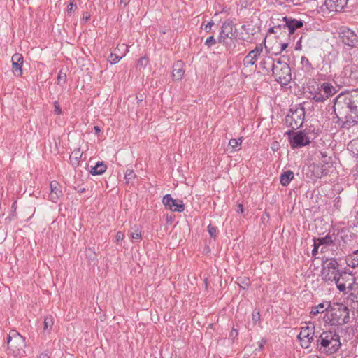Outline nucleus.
I'll list each match as a JSON object with an SVG mask.
<instances>
[{"mask_svg":"<svg viewBox=\"0 0 358 358\" xmlns=\"http://www.w3.org/2000/svg\"><path fill=\"white\" fill-rule=\"evenodd\" d=\"M357 217H358V211H357Z\"/></svg>","mask_w":358,"mask_h":358,"instance_id":"obj_63","label":"nucleus"},{"mask_svg":"<svg viewBox=\"0 0 358 358\" xmlns=\"http://www.w3.org/2000/svg\"><path fill=\"white\" fill-rule=\"evenodd\" d=\"M184 73L183 63L181 61H177L173 66L172 76L173 79L176 80H181Z\"/></svg>","mask_w":358,"mask_h":358,"instance_id":"obj_21","label":"nucleus"},{"mask_svg":"<svg viewBox=\"0 0 358 358\" xmlns=\"http://www.w3.org/2000/svg\"><path fill=\"white\" fill-rule=\"evenodd\" d=\"M66 78V74L64 73L62 74V72L60 71L59 75H58V77H57V79L59 81L60 80H64Z\"/></svg>","mask_w":358,"mask_h":358,"instance_id":"obj_50","label":"nucleus"},{"mask_svg":"<svg viewBox=\"0 0 358 358\" xmlns=\"http://www.w3.org/2000/svg\"><path fill=\"white\" fill-rule=\"evenodd\" d=\"M334 112L335 113V116L334 117V120H336V122H338L340 120V117H339L338 115L337 114L336 110V111L334 110Z\"/></svg>","mask_w":358,"mask_h":358,"instance_id":"obj_53","label":"nucleus"},{"mask_svg":"<svg viewBox=\"0 0 358 358\" xmlns=\"http://www.w3.org/2000/svg\"><path fill=\"white\" fill-rule=\"evenodd\" d=\"M86 257L88 259L90 262H94L96 259V252L92 250L90 248L86 249Z\"/></svg>","mask_w":358,"mask_h":358,"instance_id":"obj_33","label":"nucleus"},{"mask_svg":"<svg viewBox=\"0 0 358 358\" xmlns=\"http://www.w3.org/2000/svg\"><path fill=\"white\" fill-rule=\"evenodd\" d=\"M263 51L262 45L260 44L257 45L255 49L250 51L243 59V64L245 66L253 65L258 59L259 55Z\"/></svg>","mask_w":358,"mask_h":358,"instance_id":"obj_17","label":"nucleus"},{"mask_svg":"<svg viewBox=\"0 0 358 358\" xmlns=\"http://www.w3.org/2000/svg\"><path fill=\"white\" fill-rule=\"evenodd\" d=\"M266 341H267L266 338H262L261 340V341L259 343V348H258L259 350H262L264 349V344L266 343Z\"/></svg>","mask_w":358,"mask_h":358,"instance_id":"obj_47","label":"nucleus"},{"mask_svg":"<svg viewBox=\"0 0 358 358\" xmlns=\"http://www.w3.org/2000/svg\"><path fill=\"white\" fill-rule=\"evenodd\" d=\"M274 27H275V29L276 30V34H278V33L281 34L282 31H285V30L283 29L282 23H281L278 25L274 26Z\"/></svg>","mask_w":358,"mask_h":358,"instance_id":"obj_46","label":"nucleus"},{"mask_svg":"<svg viewBox=\"0 0 358 358\" xmlns=\"http://www.w3.org/2000/svg\"><path fill=\"white\" fill-rule=\"evenodd\" d=\"M320 161L322 167L313 164L309 166L312 168V171L315 173V176L317 178H322L323 176L327 175L329 172L327 168L333 166V159L331 156H329L326 152H320Z\"/></svg>","mask_w":358,"mask_h":358,"instance_id":"obj_9","label":"nucleus"},{"mask_svg":"<svg viewBox=\"0 0 358 358\" xmlns=\"http://www.w3.org/2000/svg\"><path fill=\"white\" fill-rule=\"evenodd\" d=\"M215 43H216V40L214 38L213 36H209L208 38H207V39L205 41V45L209 48L213 46Z\"/></svg>","mask_w":358,"mask_h":358,"instance_id":"obj_40","label":"nucleus"},{"mask_svg":"<svg viewBox=\"0 0 358 358\" xmlns=\"http://www.w3.org/2000/svg\"><path fill=\"white\" fill-rule=\"evenodd\" d=\"M272 74L275 80L281 85H286L292 80L291 69L289 64L280 59L272 62Z\"/></svg>","mask_w":358,"mask_h":358,"instance_id":"obj_4","label":"nucleus"},{"mask_svg":"<svg viewBox=\"0 0 358 358\" xmlns=\"http://www.w3.org/2000/svg\"><path fill=\"white\" fill-rule=\"evenodd\" d=\"M236 283L243 289H245L250 286V280L245 276H241L237 278Z\"/></svg>","mask_w":358,"mask_h":358,"instance_id":"obj_27","label":"nucleus"},{"mask_svg":"<svg viewBox=\"0 0 358 358\" xmlns=\"http://www.w3.org/2000/svg\"><path fill=\"white\" fill-rule=\"evenodd\" d=\"M162 203L164 206L174 212H183L185 205L180 200L173 199L171 194H166L162 199Z\"/></svg>","mask_w":358,"mask_h":358,"instance_id":"obj_14","label":"nucleus"},{"mask_svg":"<svg viewBox=\"0 0 358 358\" xmlns=\"http://www.w3.org/2000/svg\"><path fill=\"white\" fill-rule=\"evenodd\" d=\"M242 143V138H231L229 141V145L231 146L233 149L236 150V148L240 145Z\"/></svg>","mask_w":358,"mask_h":358,"instance_id":"obj_34","label":"nucleus"},{"mask_svg":"<svg viewBox=\"0 0 358 358\" xmlns=\"http://www.w3.org/2000/svg\"><path fill=\"white\" fill-rule=\"evenodd\" d=\"M124 235L122 231H117L116 234V241L118 242L124 239Z\"/></svg>","mask_w":358,"mask_h":358,"instance_id":"obj_45","label":"nucleus"},{"mask_svg":"<svg viewBox=\"0 0 358 358\" xmlns=\"http://www.w3.org/2000/svg\"><path fill=\"white\" fill-rule=\"evenodd\" d=\"M342 236L334 233H328L325 236L319 237L315 240V243L322 245L321 251L331 250L332 254H337L336 252L341 247V240Z\"/></svg>","mask_w":358,"mask_h":358,"instance_id":"obj_7","label":"nucleus"},{"mask_svg":"<svg viewBox=\"0 0 358 358\" xmlns=\"http://www.w3.org/2000/svg\"><path fill=\"white\" fill-rule=\"evenodd\" d=\"M238 213H243V206L242 204H239L237 207V210Z\"/></svg>","mask_w":358,"mask_h":358,"instance_id":"obj_51","label":"nucleus"},{"mask_svg":"<svg viewBox=\"0 0 358 358\" xmlns=\"http://www.w3.org/2000/svg\"><path fill=\"white\" fill-rule=\"evenodd\" d=\"M316 239L317 238H314V245H313L314 248L312 250V253L313 255H315L317 252L318 248L320 246H322V245H318L317 243H315Z\"/></svg>","mask_w":358,"mask_h":358,"instance_id":"obj_44","label":"nucleus"},{"mask_svg":"<svg viewBox=\"0 0 358 358\" xmlns=\"http://www.w3.org/2000/svg\"><path fill=\"white\" fill-rule=\"evenodd\" d=\"M343 270L336 258H327L323 262L321 276L326 282H333Z\"/></svg>","mask_w":358,"mask_h":358,"instance_id":"obj_5","label":"nucleus"},{"mask_svg":"<svg viewBox=\"0 0 358 358\" xmlns=\"http://www.w3.org/2000/svg\"><path fill=\"white\" fill-rule=\"evenodd\" d=\"M320 91L323 92V94L327 99L337 92L336 88L329 83H323L321 84Z\"/></svg>","mask_w":358,"mask_h":358,"instance_id":"obj_22","label":"nucleus"},{"mask_svg":"<svg viewBox=\"0 0 358 358\" xmlns=\"http://www.w3.org/2000/svg\"><path fill=\"white\" fill-rule=\"evenodd\" d=\"M319 350L331 355L338 350L341 343L339 335L334 331L322 332L317 340Z\"/></svg>","mask_w":358,"mask_h":358,"instance_id":"obj_3","label":"nucleus"},{"mask_svg":"<svg viewBox=\"0 0 358 358\" xmlns=\"http://www.w3.org/2000/svg\"><path fill=\"white\" fill-rule=\"evenodd\" d=\"M136 177V174L134 171L131 169H127L124 175V179L127 180V182H129L130 180L134 179Z\"/></svg>","mask_w":358,"mask_h":358,"instance_id":"obj_35","label":"nucleus"},{"mask_svg":"<svg viewBox=\"0 0 358 358\" xmlns=\"http://www.w3.org/2000/svg\"><path fill=\"white\" fill-rule=\"evenodd\" d=\"M353 280V277L343 270L333 282L339 291L345 293L347 289H352Z\"/></svg>","mask_w":358,"mask_h":358,"instance_id":"obj_12","label":"nucleus"},{"mask_svg":"<svg viewBox=\"0 0 358 358\" xmlns=\"http://www.w3.org/2000/svg\"><path fill=\"white\" fill-rule=\"evenodd\" d=\"M350 259L352 262V267L355 268L358 266V250L355 251L350 255Z\"/></svg>","mask_w":358,"mask_h":358,"instance_id":"obj_36","label":"nucleus"},{"mask_svg":"<svg viewBox=\"0 0 358 358\" xmlns=\"http://www.w3.org/2000/svg\"><path fill=\"white\" fill-rule=\"evenodd\" d=\"M54 106H55V113L57 114V115L61 114L62 110H61V108L59 107V104L57 101H55Z\"/></svg>","mask_w":358,"mask_h":358,"instance_id":"obj_42","label":"nucleus"},{"mask_svg":"<svg viewBox=\"0 0 358 358\" xmlns=\"http://www.w3.org/2000/svg\"><path fill=\"white\" fill-rule=\"evenodd\" d=\"M349 319V309L343 303L329 304V309L324 317V322L331 326L345 324Z\"/></svg>","mask_w":358,"mask_h":358,"instance_id":"obj_2","label":"nucleus"},{"mask_svg":"<svg viewBox=\"0 0 358 358\" xmlns=\"http://www.w3.org/2000/svg\"><path fill=\"white\" fill-rule=\"evenodd\" d=\"M130 236L134 242H138L141 239V231L137 228L131 232Z\"/></svg>","mask_w":358,"mask_h":358,"instance_id":"obj_32","label":"nucleus"},{"mask_svg":"<svg viewBox=\"0 0 358 358\" xmlns=\"http://www.w3.org/2000/svg\"><path fill=\"white\" fill-rule=\"evenodd\" d=\"M328 309H329V306L327 308H325L324 303H321L318 304L317 306H315L312 308L310 314H312L313 315H316L318 313H324V311H326V313H327Z\"/></svg>","mask_w":358,"mask_h":358,"instance_id":"obj_28","label":"nucleus"},{"mask_svg":"<svg viewBox=\"0 0 358 358\" xmlns=\"http://www.w3.org/2000/svg\"><path fill=\"white\" fill-rule=\"evenodd\" d=\"M260 320V314L259 311L254 310L252 315V322L253 326H255Z\"/></svg>","mask_w":358,"mask_h":358,"instance_id":"obj_38","label":"nucleus"},{"mask_svg":"<svg viewBox=\"0 0 358 358\" xmlns=\"http://www.w3.org/2000/svg\"><path fill=\"white\" fill-rule=\"evenodd\" d=\"M136 99H138V101H137L138 104H139V103H140V102H141V101H143L142 95L141 96V99H140V98H138V96H136Z\"/></svg>","mask_w":358,"mask_h":358,"instance_id":"obj_60","label":"nucleus"},{"mask_svg":"<svg viewBox=\"0 0 358 358\" xmlns=\"http://www.w3.org/2000/svg\"><path fill=\"white\" fill-rule=\"evenodd\" d=\"M214 24V22L211 20L210 21L205 27L206 31L208 32L210 29H211L212 26Z\"/></svg>","mask_w":358,"mask_h":358,"instance_id":"obj_48","label":"nucleus"},{"mask_svg":"<svg viewBox=\"0 0 358 358\" xmlns=\"http://www.w3.org/2000/svg\"><path fill=\"white\" fill-rule=\"evenodd\" d=\"M305 111L303 108L291 109L289 113L285 116V123L288 127H291L292 130H295L301 127L303 123Z\"/></svg>","mask_w":358,"mask_h":358,"instance_id":"obj_8","label":"nucleus"},{"mask_svg":"<svg viewBox=\"0 0 358 358\" xmlns=\"http://www.w3.org/2000/svg\"><path fill=\"white\" fill-rule=\"evenodd\" d=\"M53 325V318L52 316H46L43 321V329L44 331H50Z\"/></svg>","mask_w":358,"mask_h":358,"instance_id":"obj_30","label":"nucleus"},{"mask_svg":"<svg viewBox=\"0 0 358 358\" xmlns=\"http://www.w3.org/2000/svg\"><path fill=\"white\" fill-rule=\"evenodd\" d=\"M85 191V188H81V189H80L78 190V192H80V193H83V192H84Z\"/></svg>","mask_w":358,"mask_h":358,"instance_id":"obj_61","label":"nucleus"},{"mask_svg":"<svg viewBox=\"0 0 358 358\" xmlns=\"http://www.w3.org/2000/svg\"><path fill=\"white\" fill-rule=\"evenodd\" d=\"M81 154H80V151L78 150V151H74L73 152H72V154L70 155V162L71 163V164L73 166H77L78 164H79V162H80V157H81Z\"/></svg>","mask_w":358,"mask_h":358,"instance_id":"obj_29","label":"nucleus"},{"mask_svg":"<svg viewBox=\"0 0 358 358\" xmlns=\"http://www.w3.org/2000/svg\"><path fill=\"white\" fill-rule=\"evenodd\" d=\"M94 129L96 134H98L99 132H100V129H99V127L98 126H95L94 127Z\"/></svg>","mask_w":358,"mask_h":358,"instance_id":"obj_58","label":"nucleus"},{"mask_svg":"<svg viewBox=\"0 0 358 358\" xmlns=\"http://www.w3.org/2000/svg\"><path fill=\"white\" fill-rule=\"evenodd\" d=\"M129 3V1L127 0H120V3L124 4V6H127Z\"/></svg>","mask_w":358,"mask_h":358,"instance_id":"obj_57","label":"nucleus"},{"mask_svg":"<svg viewBox=\"0 0 358 358\" xmlns=\"http://www.w3.org/2000/svg\"><path fill=\"white\" fill-rule=\"evenodd\" d=\"M268 32L269 33H273V34H276V30L275 29V27H271L269 29H268Z\"/></svg>","mask_w":358,"mask_h":358,"instance_id":"obj_55","label":"nucleus"},{"mask_svg":"<svg viewBox=\"0 0 358 358\" xmlns=\"http://www.w3.org/2000/svg\"><path fill=\"white\" fill-rule=\"evenodd\" d=\"M233 331H235L236 332V335H237L238 334V331L235 329H233L232 331H231V334H233Z\"/></svg>","mask_w":358,"mask_h":358,"instance_id":"obj_62","label":"nucleus"},{"mask_svg":"<svg viewBox=\"0 0 358 358\" xmlns=\"http://www.w3.org/2000/svg\"><path fill=\"white\" fill-rule=\"evenodd\" d=\"M50 187L49 199L53 203H57L62 196L60 185L57 181H52L50 184Z\"/></svg>","mask_w":358,"mask_h":358,"instance_id":"obj_20","label":"nucleus"},{"mask_svg":"<svg viewBox=\"0 0 358 358\" xmlns=\"http://www.w3.org/2000/svg\"><path fill=\"white\" fill-rule=\"evenodd\" d=\"M313 96V99L315 102L322 103L325 100H327L326 97L324 96L323 92L320 91V86L317 87V90H315L313 92H311Z\"/></svg>","mask_w":358,"mask_h":358,"instance_id":"obj_26","label":"nucleus"},{"mask_svg":"<svg viewBox=\"0 0 358 358\" xmlns=\"http://www.w3.org/2000/svg\"><path fill=\"white\" fill-rule=\"evenodd\" d=\"M348 108L349 114L345 117L341 128L349 129L358 124V90L352 92H341L334 100L333 110Z\"/></svg>","mask_w":358,"mask_h":358,"instance_id":"obj_1","label":"nucleus"},{"mask_svg":"<svg viewBox=\"0 0 358 358\" xmlns=\"http://www.w3.org/2000/svg\"><path fill=\"white\" fill-rule=\"evenodd\" d=\"M293 179L294 173L290 170L282 173L280 176V183L284 187L287 186Z\"/></svg>","mask_w":358,"mask_h":358,"instance_id":"obj_23","label":"nucleus"},{"mask_svg":"<svg viewBox=\"0 0 358 358\" xmlns=\"http://www.w3.org/2000/svg\"><path fill=\"white\" fill-rule=\"evenodd\" d=\"M283 29L289 31V34H293L297 29L303 26V21L296 20L292 17H284L282 20Z\"/></svg>","mask_w":358,"mask_h":358,"instance_id":"obj_15","label":"nucleus"},{"mask_svg":"<svg viewBox=\"0 0 358 358\" xmlns=\"http://www.w3.org/2000/svg\"><path fill=\"white\" fill-rule=\"evenodd\" d=\"M234 24L231 20H227L223 22L219 36V43H227L226 39L229 38L231 41L234 36L233 34Z\"/></svg>","mask_w":358,"mask_h":358,"instance_id":"obj_16","label":"nucleus"},{"mask_svg":"<svg viewBox=\"0 0 358 358\" xmlns=\"http://www.w3.org/2000/svg\"><path fill=\"white\" fill-rule=\"evenodd\" d=\"M38 358H48V355L47 353H42Z\"/></svg>","mask_w":358,"mask_h":358,"instance_id":"obj_56","label":"nucleus"},{"mask_svg":"<svg viewBox=\"0 0 358 358\" xmlns=\"http://www.w3.org/2000/svg\"><path fill=\"white\" fill-rule=\"evenodd\" d=\"M348 1V0H325L324 5L330 11L338 12L347 6Z\"/></svg>","mask_w":358,"mask_h":358,"instance_id":"obj_18","label":"nucleus"},{"mask_svg":"<svg viewBox=\"0 0 358 358\" xmlns=\"http://www.w3.org/2000/svg\"><path fill=\"white\" fill-rule=\"evenodd\" d=\"M208 231L211 237L215 238L217 234V228L216 227L209 224L208 226Z\"/></svg>","mask_w":358,"mask_h":358,"instance_id":"obj_37","label":"nucleus"},{"mask_svg":"<svg viewBox=\"0 0 358 358\" xmlns=\"http://www.w3.org/2000/svg\"><path fill=\"white\" fill-rule=\"evenodd\" d=\"M339 37L344 45L358 48V36L352 29L347 27L342 28L339 32Z\"/></svg>","mask_w":358,"mask_h":358,"instance_id":"obj_11","label":"nucleus"},{"mask_svg":"<svg viewBox=\"0 0 358 358\" xmlns=\"http://www.w3.org/2000/svg\"><path fill=\"white\" fill-rule=\"evenodd\" d=\"M90 15H85H85L83 16V19H84L86 22H87V21H88V20H90Z\"/></svg>","mask_w":358,"mask_h":358,"instance_id":"obj_59","label":"nucleus"},{"mask_svg":"<svg viewBox=\"0 0 358 358\" xmlns=\"http://www.w3.org/2000/svg\"><path fill=\"white\" fill-rule=\"evenodd\" d=\"M315 327L306 326L301 327V331L298 335V338L300 341L301 346L303 348L307 349L310 346L313 341Z\"/></svg>","mask_w":358,"mask_h":358,"instance_id":"obj_13","label":"nucleus"},{"mask_svg":"<svg viewBox=\"0 0 358 358\" xmlns=\"http://www.w3.org/2000/svg\"><path fill=\"white\" fill-rule=\"evenodd\" d=\"M13 72L15 76L22 75V66L24 62L23 56L20 53H15L13 55L12 59Z\"/></svg>","mask_w":358,"mask_h":358,"instance_id":"obj_19","label":"nucleus"},{"mask_svg":"<svg viewBox=\"0 0 358 358\" xmlns=\"http://www.w3.org/2000/svg\"><path fill=\"white\" fill-rule=\"evenodd\" d=\"M275 59H273L272 58L268 57L267 60H262L259 64L261 67L266 70V71L268 73L269 72V68L270 66L272 68V62L275 61Z\"/></svg>","mask_w":358,"mask_h":358,"instance_id":"obj_31","label":"nucleus"},{"mask_svg":"<svg viewBox=\"0 0 358 358\" xmlns=\"http://www.w3.org/2000/svg\"><path fill=\"white\" fill-rule=\"evenodd\" d=\"M76 7V4L74 3V0H71L69 4L67 6V13L69 14H71V13L73 10V8Z\"/></svg>","mask_w":358,"mask_h":358,"instance_id":"obj_41","label":"nucleus"},{"mask_svg":"<svg viewBox=\"0 0 358 358\" xmlns=\"http://www.w3.org/2000/svg\"><path fill=\"white\" fill-rule=\"evenodd\" d=\"M106 169L107 166L103 162H98L94 166H92L90 173L94 176L101 175L106 171Z\"/></svg>","mask_w":358,"mask_h":358,"instance_id":"obj_24","label":"nucleus"},{"mask_svg":"<svg viewBox=\"0 0 358 358\" xmlns=\"http://www.w3.org/2000/svg\"><path fill=\"white\" fill-rule=\"evenodd\" d=\"M287 43H282L280 50L283 51L287 48Z\"/></svg>","mask_w":358,"mask_h":358,"instance_id":"obj_54","label":"nucleus"},{"mask_svg":"<svg viewBox=\"0 0 358 358\" xmlns=\"http://www.w3.org/2000/svg\"><path fill=\"white\" fill-rule=\"evenodd\" d=\"M7 345L10 352L14 356L21 357L25 354V338L17 331L12 330L10 331L8 337Z\"/></svg>","mask_w":358,"mask_h":358,"instance_id":"obj_6","label":"nucleus"},{"mask_svg":"<svg viewBox=\"0 0 358 358\" xmlns=\"http://www.w3.org/2000/svg\"><path fill=\"white\" fill-rule=\"evenodd\" d=\"M121 58L122 57H119L117 54L111 53L110 56V63L111 64H115L120 60Z\"/></svg>","mask_w":358,"mask_h":358,"instance_id":"obj_39","label":"nucleus"},{"mask_svg":"<svg viewBox=\"0 0 358 358\" xmlns=\"http://www.w3.org/2000/svg\"><path fill=\"white\" fill-rule=\"evenodd\" d=\"M249 26H250V24H243L241 27L242 29L244 30L246 32V34H250V29L248 27Z\"/></svg>","mask_w":358,"mask_h":358,"instance_id":"obj_49","label":"nucleus"},{"mask_svg":"<svg viewBox=\"0 0 358 358\" xmlns=\"http://www.w3.org/2000/svg\"><path fill=\"white\" fill-rule=\"evenodd\" d=\"M285 134L289 136L293 149L309 145L311 142L310 138L301 131L294 133L293 130H289Z\"/></svg>","mask_w":358,"mask_h":358,"instance_id":"obj_10","label":"nucleus"},{"mask_svg":"<svg viewBox=\"0 0 358 358\" xmlns=\"http://www.w3.org/2000/svg\"><path fill=\"white\" fill-rule=\"evenodd\" d=\"M357 144H358V142L352 141H351V142L350 143V144H348V148H349L350 147L351 148H352L355 145H357Z\"/></svg>","mask_w":358,"mask_h":358,"instance_id":"obj_52","label":"nucleus"},{"mask_svg":"<svg viewBox=\"0 0 358 358\" xmlns=\"http://www.w3.org/2000/svg\"><path fill=\"white\" fill-rule=\"evenodd\" d=\"M301 64L302 66V69L304 71V72L310 74L311 72L313 70V67L312 66V64L309 61V59L305 57L302 56L301 58Z\"/></svg>","mask_w":358,"mask_h":358,"instance_id":"obj_25","label":"nucleus"},{"mask_svg":"<svg viewBox=\"0 0 358 358\" xmlns=\"http://www.w3.org/2000/svg\"><path fill=\"white\" fill-rule=\"evenodd\" d=\"M148 62V59L145 57H143L140 58L138 61V65L139 66H145Z\"/></svg>","mask_w":358,"mask_h":358,"instance_id":"obj_43","label":"nucleus"}]
</instances>
